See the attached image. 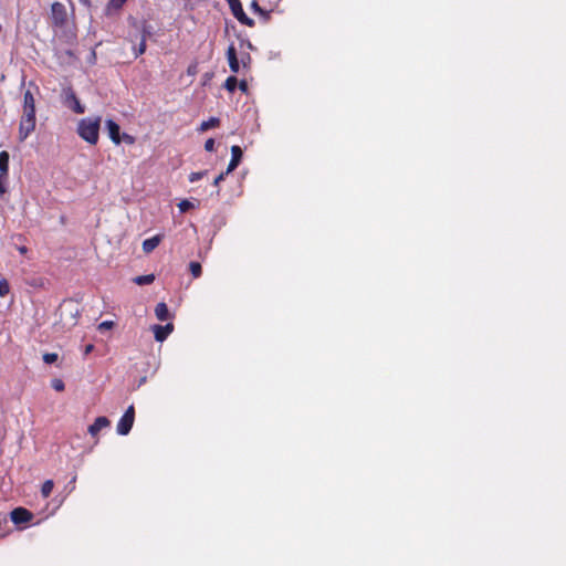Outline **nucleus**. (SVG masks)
I'll return each instance as SVG.
<instances>
[{
  "label": "nucleus",
  "instance_id": "28",
  "mask_svg": "<svg viewBox=\"0 0 566 566\" xmlns=\"http://www.w3.org/2000/svg\"><path fill=\"white\" fill-rule=\"evenodd\" d=\"M113 326H114V322H112V321H104V322H102L97 326V328H98V331L103 332V331H106V329H111Z\"/></svg>",
  "mask_w": 566,
  "mask_h": 566
},
{
  "label": "nucleus",
  "instance_id": "20",
  "mask_svg": "<svg viewBox=\"0 0 566 566\" xmlns=\"http://www.w3.org/2000/svg\"><path fill=\"white\" fill-rule=\"evenodd\" d=\"M53 486H54L53 481L52 480H46L42 484V489H41L42 495L44 497H48L52 493Z\"/></svg>",
  "mask_w": 566,
  "mask_h": 566
},
{
  "label": "nucleus",
  "instance_id": "14",
  "mask_svg": "<svg viewBox=\"0 0 566 566\" xmlns=\"http://www.w3.org/2000/svg\"><path fill=\"white\" fill-rule=\"evenodd\" d=\"M161 239H163V235L160 234H157V235H154L149 239H146L144 242H143V250L145 253H150L151 251H154L158 245L159 243L161 242Z\"/></svg>",
  "mask_w": 566,
  "mask_h": 566
},
{
  "label": "nucleus",
  "instance_id": "12",
  "mask_svg": "<svg viewBox=\"0 0 566 566\" xmlns=\"http://www.w3.org/2000/svg\"><path fill=\"white\" fill-rule=\"evenodd\" d=\"M109 420L106 417H98L95 419L94 423L88 427V433L93 437H96L98 432L107 428L109 426Z\"/></svg>",
  "mask_w": 566,
  "mask_h": 566
},
{
  "label": "nucleus",
  "instance_id": "17",
  "mask_svg": "<svg viewBox=\"0 0 566 566\" xmlns=\"http://www.w3.org/2000/svg\"><path fill=\"white\" fill-rule=\"evenodd\" d=\"M220 124V119L217 118V117H211L209 118L208 120H205L201 123L200 127H199V130L200 132H206L210 128H214L217 126H219Z\"/></svg>",
  "mask_w": 566,
  "mask_h": 566
},
{
  "label": "nucleus",
  "instance_id": "31",
  "mask_svg": "<svg viewBox=\"0 0 566 566\" xmlns=\"http://www.w3.org/2000/svg\"><path fill=\"white\" fill-rule=\"evenodd\" d=\"M205 149L207 151H213L214 150V139H212V138L207 139L205 143Z\"/></svg>",
  "mask_w": 566,
  "mask_h": 566
},
{
  "label": "nucleus",
  "instance_id": "26",
  "mask_svg": "<svg viewBox=\"0 0 566 566\" xmlns=\"http://www.w3.org/2000/svg\"><path fill=\"white\" fill-rule=\"evenodd\" d=\"M10 291L9 283L6 280H0V296H6Z\"/></svg>",
  "mask_w": 566,
  "mask_h": 566
},
{
  "label": "nucleus",
  "instance_id": "13",
  "mask_svg": "<svg viewBox=\"0 0 566 566\" xmlns=\"http://www.w3.org/2000/svg\"><path fill=\"white\" fill-rule=\"evenodd\" d=\"M227 57H228L230 70L233 73H238L239 70H240V65H239V61H238V57H237V51H235V48H234L233 44H231L228 48Z\"/></svg>",
  "mask_w": 566,
  "mask_h": 566
},
{
  "label": "nucleus",
  "instance_id": "16",
  "mask_svg": "<svg viewBox=\"0 0 566 566\" xmlns=\"http://www.w3.org/2000/svg\"><path fill=\"white\" fill-rule=\"evenodd\" d=\"M9 171V154L7 151L0 153V174L8 175Z\"/></svg>",
  "mask_w": 566,
  "mask_h": 566
},
{
  "label": "nucleus",
  "instance_id": "11",
  "mask_svg": "<svg viewBox=\"0 0 566 566\" xmlns=\"http://www.w3.org/2000/svg\"><path fill=\"white\" fill-rule=\"evenodd\" d=\"M105 126L108 133L109 138L116 144L122 143V137L119 134V126L112 119H107L105 122Z\"/></svg>",
  "mask_w": 566,
  "mask_h": 566
},
{
  "label": "nucleus",
  "instance_id": "39",
  "mask_svg": "<svg viewBox=\"0 0 566 566\" xmlns=\"http://www.w3.org/2000/svg\"><path fill=\"white\" fill-rule=\"evenodd\" d=\"M235 1H237V0H227V2H228V4H229V7H230L231 4H233Z\"/></svg>",
  "mask_w": 566,
  "mask_h": 566
},
{
  "label": "nucleus",
  "instance_id": "35",
  "mask_svg": "<svg viewBox=\"0 0 566 566\" xmlns=\"http://www.w3.org/2000/svg\"><path fill=\"white\" fill-rule=\"evenodd\" d=\"M150 35V27L149 25H144L143 27V39L146 40V36Z\"/></svg>",
  "mask_w": 566,
  "mask_h": 566
},
{
  "label": "nucleus",
  "instance_id": "36",
  "mask_svg": "<svg viewBox=\"0 0 566 566\" xmlns=\"http://www.w3.org/2000/svg\"><path fill=\"white\" fill-rule=\"evenodd\" d=\"M94 349V346L92 344H88L85 346L84 354L88 355Z\"/></svg>",
  "mask_w": 566,
  "mask_h": 566
},
{
  "label": "nucleus",
  "instance_id": "32",
  "mask_svg": "<svg viewBox=\"0 0 566 566\" xmlns=\"http://www.w3.org/2000/svg\"><path fill=\"white\" fill-rule=\"evenodd\" d=\"M145 50H146V41H145V39H142V42H140L135 55L138 56V55L143 54L145 52Z\"/></svg>",
  "mask_w": 566,
  "mask_h": 566
},
{
  "label": "nucleus",
  "instance_id": "30",
  "mask_svg": "<svg viewBox=\"0 0 566 566\" xmlns=\"http://www.w3.org/2000/svg\"><path fill=\"white\" fill-rule=\"evenodd\" d=\"M7 176L8 175L0 174V195H3L7 191V189H6Z\"/></svg>",
  "mask_w": 566,
  "mask_h": 566
},
{
  "label": "nucleus",
  "instance_id": "9",
  "mask_svg": "<svg viewBox=\"0 0 566 566\" xmlns=\"http://www.w3.org/2000/svg\"><path fill=\"white\" fill-rule=\"evenodd\" d=\"M172 331H174V325L171 323H168L165 326H161V325L153 326V332L155 335V339L157 342H164Z\"/></svg>",
  "mask_w": 566,
  "mask_h": 566
},
{
  "label": "nucleus",
  "instance_id": "4",
  "mask_svg": "<svg viewBox=\"0 0 566 566\" xmlns=\"http://www.w3.org/2000/svg\"><path fill=\"white\" fill-rule=\"evenodd\" d=\"M135 420V409L133 406H129L123 417L119 419L117 423V433L120 436H126L130 431Z\"/></svg>",
  "mask_w": 566,
  "mask_h": 566
},
{
  "label": "nucleus",
  "instance_id": "8",
  "mask_svg": "<svg viewBox=\"0 0 566 566\" xmlns=\"http://www.w3.org/2000/svg\"><path fill=\"white\" fill-rule=\"evenodd\" d=\"M11 521L14 524L30 522L33 517L32 513L23 507H17L11 512Z\"/></svg>",
  "mask_w": 566,
  "mask_h": 566
},
{
  "label": "nucleus",
  "instance_id": "2",
  "mask_svg": "<svg viewBox=\"0 0 566 566\" xmlns=\"http://www.w3.org/2000/svg\"><path fill=\"white\" fill-rule=\"evenodd\" d=\"M57 313L60 319L55 325L63 331H69L77 324L82 307L77 301L70 298L61 303Z\"/></svg>",
  "mask_w": 566,
  "mask_h": 566
},
{
  "label": "nucleus",
  "instance_id": "7",
  "mask_svg": "<svg viewBox=\"0 0 566 566\" xmlns=\"http://www.w3.org/2000/svg\"><path fill=\"white\" fill-rule=\"evenodd\" d=\"M51 19L54 24L63 25L66 20V9L64 4L60 2H54L51 6Z\"/></svg>",
  "mask_w": 566,
  "mask_h": 566
},
{
  "label": "nucleus",
  "instance_id": "22",
  "mask_svg": "<svg viewBox=\"0 0 566 566\" xmlns=\"http://www.w3.org/2000/svg\"><path fill=\"white\" fill-rule=\"evenodd\" d=\"M190 272L193 275V277H199L201 275V265L198 262H191L190 265Z\"/></svg>",
  "mask_w": 566,
  "mask_h": 566
},
{
  "label": "nucleus",
  "instance_id": "15",
  "mask_svg": "<svg viewBox=\"0 0 566 566\" xmlns=\"http://www.w3.org/2000/svg\"><path fill=\"white\" fill-rule=\"evenodd\" d=\"M155 314L159 321H166L169 317V311L166 303H158L155 308Z\"/></svg>",
  "mask_w": 566,
  "mask_h": 566
},
{
  "label": "nucleus",
  "instance_id": "29",
  "mask_svg": "<svg viewBox=\"0 0 566 566\" xmlns=\"http://www.w3.org/2000/svg\"><path fill=\"white\" fill-rule=\"evenodd\" d=\"M206 171L191 172L189 175V181L195 182L205 176Z\"/></svg>",
  "mask_w": 566,
  "mask_h": 566
},
{
  "label": "nucleus",
  "instance_id": "5",
  "mask_svg": "<svg viewBox=\"0 0 566 566\" xmlns=\"http://www.w3.org/2000/svg\"><path fill=\"white\" fill-rule=\"evenodd\" d=\"M64 104L74 111L76 114H83L85 112L84 106L80 103L74 92L71 88L63 91Z\"/></svg>",
  "mask_w": 566,
  "mask_h": 566
},
{
  "label": "nucleus",
  "instance_id": "18",
  "mask_svg": "<svg viewBox=\"0 0 566 566\" xmlns=\"http://www.w3.org/2000/svg\"><path fill=\"white\" fill-rule=\"evenodd\" d=\"M155 280L154 274L140 275L134 279V282L138 285L150 284Z\"/></svg>",
  "mask_w": 566,
  "mask_h": 566
},
{
  "label": "nucleus",
  "instance_id": "34",
  "mask_svg": "<svg viewBox=\"0 0 566 566\" xmlns=\"http://www.w3.org/2000/svg\"><path fill=\"white\" fill-rule=\"evenodd\" d=\"M226 175H227L226 172H221V174H220V175L214 179L213 185H214V186H218V185H219V184L224 179Z\"/></svg>",
  "mask_w": 566,
  "mask_h": 566
},
{
  "label": "nucleus",
  "instance_id": "27",
  "mask_svg": "<svg viewBox=\"0 0 566 566\" xmlns=\"http://www.w3.org/2000/svg\"><path fill=\"white\" fill-rule=\"evenodd\" d=\"M43 360L46 364H53L57 360V354L55 353H46L43 355Z\"/></svg>",
  "mask_w": 566,
  "mask_h": 566
},
{
  "label": "nucleus",
  "instance_id": "1",
  "mask_svg": "<svg viewBox=\"0 0 566 566\" xmlns=\"http://www.w3.org/2000/svg\"><path fill=\"white\" fill-rule=\"evenodd\" d=\"M35 101L33 94L27 91L23 96V113L19 124V140L24 142L35 129Z\"/></svg>",
  "mask_w": 566,
  "mask_h": 566
},
{
  "label": "nucleus",
  "instance_id": "37",
  "mask_svg": "<svg viewBox=\"0 0 566 566\" xmlns=\"http://www.w3.org/2000/svg\"><path fill=\"white\" fill-rule=\"evenodd\" d=\"M239 87H240V90H241V91H247V88H248V84H247V82L242 81V82L240 83Z\"/></svg>",
  "mask_w": 566,
  "mask_h": 566
},
{
  "label": "nucleus",
  "instance_id": "23",
  "mask_svg": "<svg viewBox=\"0 0 566 566\" xmlns=\"http://www.w3.org/2000/svg\"><path fill=\"white\" fill-rule=\"evenodd\" d=\"M237 78L234 76H230L227 78L224 86L228 91L233 92L237 87Z\"/></svg>",
  "mask_w": 566,
  "mask_h": 566
},
{
  "label": "nucleus",
  "instance_id": "33",
  "mask_svg": "<svg viewBox=\"0 0 566 566\" xmlns=\"http://www.w3.org/2000/svg\"><path fill=\"white\" fill-rule=\"evenodd\" d=\"M120 137H122V142H125L127 144L134 143V138L130 135L123 134V135H120Z\"/></svg>",
  "mask_w": 566,
  "mask_h": 566
},
{
  "label": "nucleus",
  "instance_id": "10",
  "mask_svg": "<svg viewBox=\"0 0 566 566\" xmlns=\"http://www.w3.org/2000/svg\"><path fill=\"white\" fill-rule=\"evenodd\" d=\"M242 159V149L239 146L231 147V160L228 165L226 174L232 172L240 164Z\"/></svg>",
  "mask_w": 566,
  "mask_h": 566
},
{
  "label": "nucleus",
  "instance_id": "19",
  "mask_svg": "<svg viewBox=\"0 0 566 566\" xmlns=\"http://www.w3.org/2000/svg\"><path fill=\"white\" fill-rule=\"evenodd\" d=\"M251 9L265 20L270 18V12L263 10L255 0L251 2Z\"/></svg>",
  "mask_w": 566,
  "mask_h": 566
},
{
  "label": "nucleus",
  "instance_id": "38",
  "mask_svg": "<svg viewBox=\"0 0 566 566\" xmlns=\"http://www.w3.org/2000/svg\"><path fill=\"white\" fill-rule=\"evenodd\" d=\"M18 251H19L21 254H25V253H27V251H28V249H27L24 245H22V247H19V248H18Z\"/></svg>",
  "mask_w": 566,
  "mask_h": 566
},
{
  "label": "nucleus",
  "instance_id": "25",
  "mask_svg": "<svg viewBox=\"0 0 566 566\" xmlns=\"http://www.w3.org/2000/svg\"><path fill=\"white\" fill-rule=\"evenodd\" d=\"M51 386L53 389H55L56 391H63L64 390V382L62 379L60 378H54L51 382Z\"/></svg>",
  "mask_w": 566,
  "mask_h": 566
},
{
  "label": "nucleus",
  "instance_id": "6",
  "mask_svg": "<svg viewBox=\"0 0 566 566\" xmlns=\"http://www.w3.org/2000/svg\"><path fill=\"white\" fill-rule=\"evenodd\" d=\"M231 12L233 15L238 19L239 22H241L244 25L253 27L254 21L249 18L245 12L243 11L242 4L240 0H237L233 4L230 6Z\"/></svg>",
  "mask_w": 566,
  "mask_h": 566
},
{
  "label": "nucleus",
  "instance_id": "3",
  "mask_svg": "<svg viewBox=\"0 0 566 566\" xmlns=\"http://www.w3.org/2000/svg\"><path fill=\"white\" fill-rule=\"evenodd\" d=\"M101 118H83L78 123L77 133L87 143L95 145L98 140Z\"/></svg>",
  "mask_w": 566,
  "mask_h": 566
},
{
  "label": "nucleus",
  "instance_id": "21",
  "mask_svg": "<svg viewBox=\"0 0 566 566\" xmlns=\"http://www.w3.org/2000/svg\"><path fill=\"white\" fill-rule=\"evenodd\" d=\"M127 0H111L107 6V10H118Z\"/></svg>",
  "mask_w": 566,
  "mask_h": 566
},
{
  "label": "nucleus",
  "instance_id": "24",
  "mask_svg": "<svg viewBox=\"0 0 566 566\" xmlns=\"http://www.w3.org/2000/svg\"><path fill=\"white\" fill-rule=\"evenodd\" d=\"M193 203L190 202L189 200H181L179 203H178V208L181 212H186L188 211L189 209L193 208Z\"/></svg>",
  "mask_w": 566,
  "mask_h": 566
}]
</instances>
